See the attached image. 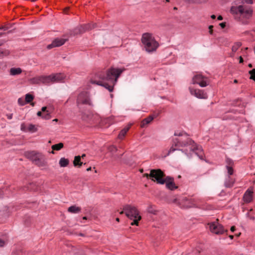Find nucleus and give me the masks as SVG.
Listing matches in <instances>:
<instances>
[{"label":"nucleus","instance_id":"obj_40","mask_svg":"<svg viewBox=\"0 0 255 255\" xmlns=\"http://www.w3.org/2000/svg\"><path fill=\"white\" fill-rule=\"evenodd\" d=\"M44 118L45 119H49L50 118V113H46V114H44Z\"/></svg>","mask_w":255,"mask_h":255},{"label":"nucleus","instance_id":"obj_64","mask_svg":"<svg viewBox=\"0 0 255 255\" xmlns=\"http://www.w3.org/2000/svg\"><path fill=\"white\" fill-rule=\"evenodd\" d=\"M11 116H12V114H11L10 116H9V117H8L9 119H11Z\"/></svg>","mask_w":255,"mask_h":255},{"label":"nucleus","instance_id":"obj_32","mask_svg":"<svg viewBox=\"0 0 255 255\" xmlns=\"http://www.w3.org/2000/svg\"><path fill=\"white\" fill-rule=\"evenodd\" d=\"M148 212L153 214H156L157 211L153 209L152 206H150L148 208Z\"/></svg>","mask_w":255,"mask_h":255},{"label":"nucleus","instance_id":"obj_11","mask_svg":"<svg viewBox=\"0 0 255 255\" xmlns=\"http://www.w3.org/2000/svg\"><path fill=\"white\" fill-rule=\"evenodd\" d=\"M189 90L192 95H193L198 98L205 99L208 97L207 94L203 90L200 89H195L192 88H189Z\"/></svg>","mask_w":255,"mask_h":255},{"label":"nucleus","instance_id":"obj_44","mask_svg":"<svg viewBox=\"0 0 255 255\" xmlns=\"http://www.w3.org/2000/svg\"><path fill=\"white\" fill-rule=\"evenodd\" d=\"M47 107L44 106L41 109V112H47Z\"/></svg>","mask_w":255,"mask_h":255},{"label":"nucleus","instance_id":"obj_35","mask_svg":"<svg viewBox=\"0 0 255 255\" xmlns=\"http://www.w3.org/2000/svg\"><path fill=\"white\" fill-rule=\"evenodd\" d=\"M226 163L228 164V166H232L233 164V161L232 159L230 158H227Z\"/></svg>","mask_w":255,"mask_h":255},{"label":"nucleus","instance_id":"obj_24","mask_svg":"<svg viewBox=\"0 0 255 255\" xmlns=\"http://www.w3.org/2000/svg\"><path fill=\"white\" fill-rule=\"evenodd\" d=\"M64 147V144L62 142H60L58 144H54L52 146L51 148L52 149V151L51 152V153L54 154V150H59L61 149H62Z\"/></svg>","mask_w":255,"mask_h":255},{"label":"nucleus","instance_id":"obj_41","mask_svg":"<svg viewBox=\"0 0 255 255\" xmlns=\"http://www.w3.org/2000/svg\"><path fill=\"white\" fill-rule=\"evenodd\" d=\"M4 244H5L4 241L1 239H0V247H3Z\"/></svg>","mask_w":255,"mask_h":255},{"label":"nucleus","instance_id":"obj_62","mask_svg":"<svg viewBox=\"0 0 255 255\" xmlns=\"http://www.w3.org/2000/svg\"><path fill=\"white\" fill-rule=\"evenodd\" d=\"M238 82V81L237 80H234V83H237Z\"/></svg>","mask_w":255,"mask_h":255},{"label":"nucleus","instance_id":"obj_50","mask_svg":"<svg viewBox=\"0 0 255 255\" xmlns=\"http://www.w3.org/2000/svg\"><path fill=\"white\" fill-rule=\"evenodd\" d=\"M217 19L219 20H221L223 19V17L221 16V15H219Z\"/></svg>","mask_w":255,"mask_h":255},{"label":"nucleus","instance_id":"obj_7","mask_svg":"<svg viewBox=\"0 0 255 255\" xmlns=\"http://www.w3.org/2000/svg\"><path fill=\"white\" fill-rule=\"evenodd\" d=\"M166 177L160 169L150 170V179L158 184H164L166 182L164 180Z\"/></svg>","mask_w":255,"mask_h":255},{"label":"nucleus","instance_id":"obj_53","mask_svg":"<svg viewBox=\"0 0 255 255\" xmlns=\"http://www.w3.org/2000/svg\"><path fill=\"white\" fill-rule=\"evenodd\" d=\"M81 156V158H84L86 156V154H83L82 155V156Z\"/></svg>","mask_w":255,"mask_h":255},{"label":"nucleus","instance_id":"obj_43","mask_svg":"<svg viewBox=\"0 0 255 255\" xmlns=\"http://www.w3.org/2000/svg\"><path fill=\"white\" fill-rule=\"evenodd\" d=\"M143 176L146 177L147 178L150 179V173L149 174L145 173L143 174Z\"/></svg>","mask_w":255,"mask_h":255},{"label":"nucleus","instance_id":"obj_18","mask_svg":"<svg viewBox=\"0 0 255 255\" xmlns=\"http://www.w3.org/2000/svg\"><path fill=\"white\" fill-rule=\"evenodd\" d=\"M109 151L112 153V157L114 158V159H116L117 158H121L123 156V154H121L119 155H114V154L116 153L117 151V147L114 145H111L108 147Z\"/></svg>","mask_w":255,"mask_h":255},{"label":"nucleus","instance_id":"obj_38","mask_svg":"<svg viewBox=\"0 0 255 255\" xmlns=\"http://www.w3.org/2000/svg\"><path fill=\"white\" fill-rule=\"evenodd\" d=\"M208 0H195L194 1V3H205L207 2Z\"/></svg>","mask_w":255,"mask_h":255},{"label":"nucleus","instance_id":"obj_52","mask_svg":"<svg viewBox=\"0 0 255 255\" xmlns=\"http://www.w3.org/2000/svg\"><path fill=\"white\" fill-rule=\"evenodd\" d=\"M124 213L125 214V210H123H123H122V211H121V212H120V214H124Z\"/></svg>","mask_w":255,"mask_h":255},{"label":"nucleus","instance_id":"obj_58","mask_svg":"<svg viewBox=\"0 0 255 255\" xmlns=\"http://www.w3.org/2000/svg\"><path fill=\"white\" fill-rule=\"evenodd\" d=\"M116 220L117 221V222H120V219L119 218H117L116 219Z\"/></svg>","mask_w":255,"mask_h":255},{"label":"nucleus","instance_id":"obj_25","mask_svg":"<svg viewBox=\"0 0 255 255\" xmlns=\"http://www.w3.org/2000/svg\"><path fill=\"white\" fill-rule=\"evenodd\" d=\"M241 43L240 42H237L232 47V53L231 54V56L233 57L234 55V53L238 50L241 47Z\"/></svg>","mask_w":255,"mask_h":255},{"label":"nucleus","instance_id":"obj_17","mask_svg":"<svg viewBox=\"0 0 255 255\" xmlns=\"http://www.w3.org/2000/svg\"><path fill=\"white\" fill-rule=\"evenodd\" d=\"M253 192L248 190L245 193L243 199L245 202L250 203L253 200Z\"/></svg>","mask_w":255,"mask_h":255},{"label":"nucleus","instance_id":"obj_56","mask_svg":"<svg viewBox=\"0 0 255 255\" xmlns=\"http://www.w3.org/2000/svg\"><path fill=\"white\" fill-rule=\"evenodd\" d=\"M91 169H92L91 167H90L87 169V171H90V170H91Z\"/></svg>","mask_w":255,"mask_h":255},{"label":"nucleus","instance_id":"obj_8","mask_svg":"<svg viewBox=\"0 0 255 255\" xmlns=\"http://www.w3.org/2000/svg\"><path fill=\"white\" fill-rule=\"evenodd\" d=\"M81 118L83 121L86 123L92 125L99 121V115L97 113H82Z\"/></svg>","mask_w":255,"mask_h":255},{"label":"nucleus","instance_id":"obj_23","mask_svg":"<svg viewBox=\"0 0 255 255\" xmlns=\"http://www.w3.org/2000/svg\"><path fill=\"white\" fill-rule=\"evenodd\" d=\"M22 70L20 68H11L10 69L9 73L10 75L15 76L21 74Z\"/></svg>","mask_w":255,"mask_h":255},{"label":"nucleus","instance_id":"obj_59","mask_svg":"<svg viewBox=\"0 0 255 255\" xmlns=\"http://www.w3.org/2000/svg\"><path fill=\"white\" fill-rule=\"evenodd\" d=\"M249 67H250V68H252V64H249Z\"/></svg>","mask_w":255,"mask_h":255},{"label":"nucleus","instance_id":"obj_2","mask_svg":"<svg viewBox=\"0 0 255 255\" xmlns=\"http://www.w3.org/2000/svg\"><path fill=\"white\" fill-rule=\"evenodd\" d=\"M252 4L253 0H243L241 2L232 6L230 12L234 18L243 24L248 23V20L252 16L253 10L245 3Z\"/></svg>","mask_w":255,"mask_h":255},{"label":"nucleus","instance_id":"obj_3","mask_svg":"<svg viewBox=\"0 0 255 255\" xmlns=\"http://www.w3.org/2000/svg\"><path fill=\"white\" fill-rule=\"evenodd\" d=\"M64 78V76L58 73L49 76H41L34 77L30 79V82L32 84H39L41 83L49 84L54 82H61Z\"/></svg>","mask_w":255,"mask_h":255},{"label":"nucleus","instance_id":"obj_34","mask_svg":"<svg viewBox=\"0 0 255 255\" xmlns=\"http://www.w3.org/2000/svg\"><path fill=\"white\" fill-rule=\"evenodd\" d=\"M18 103L20 105H23L26 104L25 99L22 98L18 99Z\"/></svg>","mask_w":255,"mask_h":255},{"label":"nucleus","instance_id":"obj_20","mask_svg":"<svg viewBox=\"0 0 255 255\" xmlns=\"http://www.w3.org/2000/svg\"><path fill=\"white\" fill-rule=\"evenodd\" d=\"M83 164H86L81 161V156L80 155L75 156L73 160V165L75 167H80Z\"/></svg>","mask_w":255,"mask_h":255},{"label":"nucleus","instance_id":"obj_4","mask_svg":"<svg viewBox=\"0 0 255 255\" xmlns=\"http://www.w3.org/2000/svg\"><path fill=\"white\" fill-rule=\"evenodd\" d=\"M123 210L125 211L126 216L129 219L133 220L130 225L138 226V222L141 219V217L137 208L130 204H126L123 206Z\"/></svg>","mask_w":255,"mask_h":255},{"label":"nucleus","instance_id":"obj_47","mask_svg":"<svg viewBox=\"0 0 255 255\" xmlns=\"http://www.w3.org/2000/svg\"><path fill=\"white\" fill-rule=\"evenodd\" d=\"M46 113H37V115L38 116L40 117L42 116L43 117L44 114H46Z\"/></svg>","mask_w":255,"mask_h":255},{"label":"nucleus","instance_id":"obj_6","mask_svg":"<svg viewBox=\"0 0 255 255\" xmlns=\"http://www.w3.org/2000/svg\"><path fill=\"white\" fill-rule=\"evenodd\" d=\"M77 105L80 109L89 110L93 106L89 94L87 92L80 93L77 99Z\"/></svg>","mask_w":255,"mask_h":255},{"label":"nucleus","instance_id":"obj_30","mask_svg":"<svg viewBox=\"0 0 255 255\" xmlns=\"http://www.w3.org/2000/svg\"><path fill=\"white\" fill-rule=\"evenodd\" d=\"M37 130V128L33 125H30L27 128V130L29 132H34L36 131Z\"/></svg>","mask_w":255,"mask_h":255},{"label":"nucleus","instance_id":"obj_12","mask_svg":"<svg viewBox=\"0 0 255 255\" xmlns=\"http://www.w3.org/2000/svg\"><path fill=\"white\" fill-rule=\"evenodd\" d=\"M67 41V39L64 38H56L52 42L47 45V48L48 49H50L52 48L59 47L63 45L66 41Z\"/></svg>","mask_w":255,"mask_h":255},{"label":"nucleus","instance_id":"obj_45","mask_svg":"<svg viewBox=\"0 0 255 255\" xmlns=\"http://www.w3.org/2000/svg\"><path fill=\"white\" fill-rule=\"evenodd\" d=\"M213 25H210L209 26V32L210 34H212L213 33Z\"/></svg>","mask_w":255,"mask_h":255},{"label":"nucleus","instance_id":"obj_54","mask_svg":"<svg viewBox=\"0 0 255 255\" xmlns=\"http://www.w3.org/2000/svg\"><path fill=\"white\" fill-rule=\"evenodd\" d=\"M211 17L212 18V19H215L216 18V16L215 15H212Z\"/></svg>","mask_w":255,"mask_h":255},{"label":"nucleus","instance_id":"obj_51","mask_svg":"<svg viewBox=\"0 0 255 255\" xmlns=\"http://www.w3.org/2000/svg\"><path fill=\"white\" fill-rule=\"evenodd\" d=\"M1 29H3L4 30H6L7 28V27H5V26H2L0 28Z\"/></svg>","mask_w":255,"mask_h":255},{"label":"nucleus","instance_id":"obj_60","mask_svg":"<svg viewBox=\"0 0 255 255\" xmlns=\"http://www.w3.org/2000/svg\"><path fill=\"white\" fill-rule=\"evenodd\" d=\"M83 220H87V217L85 216L83 217Z\"/></svg>","mask_w":255,"mask_h":255},{"label":"nucleus","instance_id":"obj_15","mask_svg":"<svg viewBox=\"0 0 255 255\" xmlns=\"http://www.w3.org/2000/svg\"><path fill=\"white\" fill-rule=\"evenodd\" d=\"M33 163L38 167H43L47 164L44 156L41 153L38 157L33 161Z\"/></svg>","mask_w":255,"mask_h":255},{"label":"nucleus","instance_id":"obj_31","mask_svg":"<svg viewBox=\"0 0 255 255\" xmlns=\"http://www.w3.org/2000/svg\"><path fill=\"white\" fill-rule=\"evenodd\" d=\"M249 74L251 75L250 79L255 81V69H253V70L250 71Z\"/></svg>","mask_w":255,"mask_h":255},{"label":"nucleus","instance_id":"obj_13","mask_svg":"<svg viewBox=\"0 0 255 255\" xmlns=\"http://www.w3.org/2000/svg\"><path fill=\"white\" fill-rule=\"evenodd\" d=\"M166 182V187L170 190H173L178 188L174 181V178L171 176H166L164 179Z\"/></svg>","mask_w":255,"mask_h":255},{"label":"nucleus","instance_id":"obj_48","mask_svg":"<svg viewBox=\"0 0 255 255\" xmlns=\"http://www.w3.org/2000/svg\"><path fill=\"white\" fill-rule=\"evenodd\" d=\"M230 230L231 232H234L236 230V227L235 226H232Z\"/></svg>","mask_w":255,"mask_h":255},{"label":"nucleus","instance_id":"obj_63","mask_svg":"<svg viewBox=\"0 0 255 255\" xmlns=\"http://www.w3.org/2000/svg\"><path fill=\"white\" fill-rule=\"evenodd\" d=\"M181 178V175H178V178Z\"/></svg>","mask_w":255,"mask_h":255},{"label":"nucleus","instance_id":"obj_22","mask_svg":"<svg viewBox=\"0 0 255 255\" xmlns=\"http://www.w3.org/2000/svg\"><path fill=\"white\" fill-rule=\"evenodd\" d=\"M81 210V208L76 205L71 206L68 208V211L72 213H78Z\"/></svg>","mask_w":255,"mask_h":255},{"label":"nucleus","instance_id":"obj_27","mask_svg":"<svg viewBox=\"0 0 255 255\" xmlns=\"http://www.w3.org/2000/svg\"><path fill=\"white\" fill-rule=\"evenodd\" d=\"M8 216V215L6 212L1 213L0 214V224L4 223L6 219L7 218Z\"/></svg>","mask_w":255,"mask_h":255},{"label":"nucleus","instance_id":"obj_5","mask_svg":"<svg viewBox=\"0 0 255 255\" xmlns=\"http://www.w3.org/2000/svg\"><path fill=\"white\" fill-rule=\"evenodd\" d=\"M141 41L145 50L148 52L155 51L158 47L157 42L155 40L152 34L149 33L143 34Z\"/></svg>","mask_w":255,"mask_h":255},{"label":"nucleus","instance_id":"obj_26","mask_svg":"<svg viewBox=\"0 0 255 255\" xmlns=\"http://www.w3.org/2000/svg\"><path fill=\"white\" fill-rule=\"evenodd\" d=\"M69 161L68 159L63 157L60 159L59 164L61 167H66L69 164Z\"/></svg>","mask_w":255,"mask_h":255},{"label":"nucleus","instance_id":"obj_49","mask_svg":"<svg viewBox=\"0 0 255 255\" xmlns=\"http://www.w3.org/2000/svg\"><path fill=\"white\" fill-rule=\"evenodd\" d=\"M239 59H240V61H239V62H240V63H243V61H244V60H243V58L242 57V56H240V58H239Z\"/></svg>","mask_w":255,"mask_h":255},{"label":"nucleus","instance_id":"obj_16","mask_svg":"<svg viewBox=\"0 0 255 255\" xmlns=\"http://www.w3.org/2000/svg\"><path fill=\"white\" fill-rule=\"evenodd\" d=\"M155 117L156 116L152 115L149 116L146 118H145L141 121L140 127L142 128H144L146 125L149 124Z\"/></svg>","mask_w":255,"mask_h":255},{"label":"nucleus","instance_id":"obj_14","mask_svg":"<svg viewBox=\"0 0 255 255\" xmlns=\"http://www.w3.org/2000/svg\"><path fill=\"white\" fill-rule=\"evenodd\" d=\"M41 153L38 152L37 151L33 150V151H25L24 153V155L28 159L32 161H34V160L39 156Z\"/></svg>","mask_w":255,"mask_h":255},{"label":"nucleus","instance_id":"obj_57","mask_svg":"<svg viewBox=\"0 0 255 255\" xmlns=\"http://www.w3.org/2000/svg\"><path fill=\"white\" fill-rule=\"evenodd\" d=\"M79 235L80 236H82V237H84L85 236V235L83 234H82V233L79 234Z\"/></svg>","mask_w":255,"mask_h":255},{"label":"nucleus","instance_id":"obj_42","mask_svg":"<svg viewBox=\"0 0 255 255\" xmlns=\"http://www.w3.org/2000/svg\"><path fill=\"white\" fill-rule=\"evenodd\" d=\"M176 150V149L175 148H174L173 146L171 147L170 149H169V151H168V155H169L170 152H171L172 151H175Z\"/></svg>","mask_w":255,"mask_h":255},{"label":"nucleus","instance_id":"obj_37","mask_svg":"<svg viewBox=\"0 0 255 255\" xmlns=\"http://www.w3.org/2000/svg\"><path fill=\"white\" fill-rule=\"evenodd\" d=\"M234 183V181H233L232 180V181L230 183L226 182L225 183V186L227 187H230L233 186Z\"/></svg>","mask_w":255,"mask_h":255},{"label":"nucleus","instance_id":"obj_36","mask_svg":"<svg viewBox=\"0 0 255 255\" xmlns=\"http://www.w3.org/2000/svg\"><path fill=\"white\" fill-rule=\"evenodd\" d=\"M184 134H185V135H186L187 136H189V135H188L187 133H186V132H183V131H182V132H179V133H177V132H175V133H174V135H175V136H182V135H184Z\"/></svg>","mask_w":255,"mask_h":255},{"label":"nucleus","instance_id":"obj_33","mask_svg":"<svg viewBox=\"0 0 255 255\" xmlns=\"http://www.w3.org/2000/svg\"><path fill=\"white\" fill-rule=\"evenodd\" d=\"M227 168L228 169V173L229 175H232L234 173V170L232 166H227Z\"/></svg>","mask_w":255,"mask_h":255},{"label":"nucleus","instance_id":"obj_28","mask_svg":"<svg viewBox=\"0 0 255 255\" xmlns=\"http://www.w3.org/2000/svg\"><path fill=\"white\" fill-rule=\"evenodd\" d=\"M177 142L179 144H181V146H186L188 144L191 145L193 143H194V141L192 139L189 138H188L186 141L181 142L178 141Z\"/></svg>","mask_w":255,"mask_h":255},{"label":"nucleus","instance_id":"obj_1","mask_svg":"<svg viewBox=\"0 0 255 255\" xmlns=\"http://www.w3.org/2000/svg\"><path fill=\"white\" fill-rule=\"evenodd\" d=\"M125 68H117L111 67L109 69L106 73H100L98 74L96 78L91 80L92 84L100 85L105 87L110 92H112L114 89V86L116 84L121 74L125 71Z\"/></svg>","mask_w":255,"mask_h":255},{"label":"nucleus","instance_id":"obj_21","mask_svg":"<svg viewBox=\"0 0 255 255\" xmlns=\"http://www.w3.org/2000/svg\"><path fill=\"white\" fill-rule=\"evenodd\" d=\"M131 125H129L127 127H126L122 129L118 135V138L120 139H123L127 134V132L129 129Z\"/></svg>","mask_w":255,"mask_h":255},{"label":"nucleus","instance_id":"obj_39","mask_svg":"<svg viewBox=\"0 0 255 255\" xmlns=\"http://www.w3.org/2000/svg\"><path fill=\"white\" fill-rule=\"evenodd\" d=\"M47 107V112H51L54 110V107L52 105H49Z\"/></svg>","mask_w":255,"mask_h":255},{"label":"nucleus","instance_id":"obj_19","mask_svg":"<svg viewBox=\"0 0 255 255\" xmlns=\"http://www.w3.org/2000/svg\"><path fill=\"white\" fill-rule=\"evenodd\" d=\"M96 24H88L84 26H81L79 29L80 33H82L87 30L94 28L96 27Z\"/></svg>","mask_w":255,"mask_h":255},{"label":"nucleus","instance_id":"obj_29","mask_svg":"<svg viewBox=\"0 0 255 255\" xmlns=\"http://www.w3.org/2000/svg\"><path fill=\"white\" fill-rule=\"evenodd\" d=\"M34 97L30 94H27L25 95V100L26 103H28L32 101Z\"/></svg>","mask_w":255,"mask_h":255},{"label":"nucleus","instance_id":"obj_9","mask_svg":"<svg viewBox=\"0 0 255 255\" xmlns=\"http://www.w3.org/2000/svg\"><path fill=\"white\" fill-rule=\"evenodd\" d=\"M218 221L219 219H217L216 222L209 224L211 232L217 235H221L224 234L225 232L227 233L228 230H225L223 225L218 224Z\"/></svg>","mask_w":255,"mask_h":255},{"label":"nucleus","instance_id":"obj_10","mask_svg":"<svg viewBox=\"0 0 255 255\" xmlns=\"http://www.w3.org/2000/svg\"><path fill=\"white\" fill-rule=\"evenodd\" d=\"M206 80V77L201 74H196L193 77L192 83L194 84H199L202 87H205L208 85Z\"/></svg>","mask_w":255,"mask_h":255},{"label":"nucleus","instance_id":"obj_46","mask_svg":"<svg viewBox=\"0 0 255 255\" xmlns=\"http://www.w3.org/2000/svg\"><path fill=\"white\" fill-rule=\"evenodd\" d=\"M220 25L222 28H224L226 26V23L222 22V23H220Z\"/></svg>","mask_w":255,"mask_h":255},{"label":"nucleus","instance_id":"obj_61","mask_svg":"<svg viewBox=\"0 0 255 255\" xmlns=\"http://www.w3.org/2000/svg\"><path fill=\"white\" fill-rule=\"evenodd\" d=\"M30 186H35V184H33V183H30Z\"/></svg>","mask_w":255,"mask_h":255},{"label":"nucleus","instance_id":"obj_55","mask_svg":"<svg viewBox=\"0 0 255 255\" xmlns=\"http://www.w3.org/2000/svg\"><path fill=\"white\" fill-rule=\"evenodd\" d=\"M229 237V238H230L231 240L233 239V238H234V236H233V235H230Z\"/></svg>","mask_w":255,"mask_h":255}]
</instances>
